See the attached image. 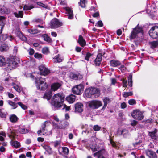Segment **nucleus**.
I'll return each instance as SVG.
<instances>
[{
    "instance_id": "nucleus-2",
    "label": "nucleus",
    "mask_w": 158,
    "mask_h": 158,
    "mask_svg": "<svg viewBox=\"0 0 158 158\" xmlns=\"http://www.w3.org/2000/svg\"><path fill=\"white\" fill-rule=\"evenodd\" d=\"M36 86L37 89L39 90H44L48 87V85L44 78L39 77L35 79Z\"/></svg>"
},
{
    "instance_id": "nucleus-39",
    "label": "nucleus",
    "mask_w": 158,
    "mask_h": 158,
    "mask_svg": "<svg viewBox=\"0 0 158 158\" xmlns=\"http://www.w3.org/2000/svg\"><path fill=\"white\" fill-rule=\"evenodd\" d=\"M13 88L15 89L19 93H20L21 91L20 88L18 85H17L16 84L14 83H12Z\"/></svg>"
},
{
    "instance_id": "nucleus-3",
    "label": "nucleus",
    "mask_w": 158,
    "mask_h": 158,
    "mask_svg": "<svg viewBox=\"0 0 158 158\" xmlns=\"http://www.w3.org/2000/svg\"><path fill=\"white\" fill-rule=\"evenodd\" d=\"M99 90L98 89L95 88H88L85 91V94L88 98H90L92 95L98 94L99 95Z\"/></svg>"
},
{
    "instance_id": "nucleus-58",
    "label": "nucleus",
    "mask_w": 158,
    "mask_h": 158,
    "mask_svg": "<svg viewBox=\"0 0 158 158\" xmlns=\"http://www.w3.org/2000/svg\"><path fill=\"white\" fill-rule=\"evenodd\" d=\"M122 72H124L126 69V67L123 65H122L119 68Z\"/></svg>"
},
{
    "instance_id": "nucleus-44",
    "label": "nucleus",
    "mask_w": 158,
    "mask_h": 158,
    "mask_svg": "<svg viewBox=\"0 0 158 158\" xmlns=\"http://www.w3.org/2000/svg\"><path fill=\"white\" fill-rule=\"evenodd\" d=\"M18 131L19 132L22 134H25L28 132V131L27 129L24 128H19Z\"/></svg>"
},
{
    "instance_id": "nucleus-60",
    "label": "nucleus",
    "mask_w": 158,
    "mask_h": 158,
    "mask_svg": "<svg viewBox=\"0 0 158 158\" xmlns=\"http://www.w3.org/2000/svg\"><path fill=\"white\" fill-rule=\"evenodd\" d=\"M1 47L3 50H7L9 48L8 47L5 45H2Z\"/></svg>"
},
{
    "instance_id": "nucleus-10",
    "label": "nucleus",
    "mask_w": 158,
    "mask_h": 158,
    "mask_svg": "<svg viewBox=\"0 0 158 158\" xmlns=\"http://www.w3.org/2000/svg\"><path fill=\"white\" fill-rule=\"evenodd\" d=\"M62 25V23L56 18L53 19L51 22L50 26L52 28H57Z\"/></svg>"
},
{
    "instance_id": "nucleus-17",
    "label": "nucleus",
    "mask_w": 158,
    "mask_h": 158,
    "mask_svg": "<svg viewBox=\"0 0 158 158\" xmlns=\"http://www.w3.org/2000/svg\"><path fill=\"white\" fill-rule=\"evenodd\" d=\"M64 9L68 15V18L70 19H72L73 17V11L69 7H66Z\"/></svg>"
},
{
    "instance_id": "nucleus-42",
    "label": "nucleus",
    "mask_w": 158,
    "mask_h": 158,
    "mask_svg": "<svg viewBox=\"0 0 158 158\" xmlns=\"http://www.w3.org/2000/svg\"><path fill=\"white\" fill-rule=\"evenodd\" d=\"M6 62L5 58L2 56H0V66H2L5 64Z\"/></svg>"
},
{
    "instance_id": "nucleus-19",
    "label": "nucleus",
    "mask_w": 158,
    "mask_h": 158,
    "mask_svg": "<svg viewBox=\"0 0 158 158\" xmlns=\"http://www.w3.org/2000/svg\"><path fill=\"white\" fill-rule=\"evenodd\" d=\"M105 152L104 150H102L98 152H96L94 154V155L95 157L97 156L98 158H104L103 155Z\"/></svg>"
},
{
    "instance_id": "nucleus-4",
    "label": "nucleus",
    "mask_w": 158,
    "mask_h": 158,
    "mask_svg": "<svg viewBox=\"0 0 158 158\" xmlns=\"http://www.w3.org/2000/svg\"><path fill=\"white\" fill-rule=\"evenodd\" d=\"M140 33L143 34V30L142 28L137 26L134 28L132 31L130 37V39H132L136 38Z\"/></svg>"
},
{
    "instance_id": "nucleus-25",
    "label": "nucleus",
    "mask_w": 158,
    "mask_h": 158,
    "mask_svg": "<svg viewBox=\"0 0 158 158\" xmlns=\"http://www.w3.org/2000/svg\"><path fill=\"white\" fill-rule=\"evenodd\" d=\"M103 101L104 103V105L102 109H105L108 103H110L111 100L108 97H106L103 98Z\"/></svg>"
},
{
    "instance_id": "nucleus-31",
    "label": "nucleus",
    "mask_w": 158,
    "mask_h": 158,
    "mask_svg": "<svg viewBox=\"0 0 158 158\" xmlns=\"http://www.w3.org/2000/svg\"><path fill=\"white\" fill-rule=\"evenodd\" d=\"M45 127L46 125L44 123L43 125V126L42 127V128L38 131L37 133L39 135H44L46 133V132H45Z\"/></svg>"
},
{
    "instance_id": "nucleus-20",
    "label": "nucleus",
    "mask_w": 158,
    "mask_h": 158,
    "mask_svg": "<svg viewBox=\"0 0 158 158\" xmlns=\"http://www.w3.org/2000/svg\"><path fill=\"white\" fill-rule=\"evenodd\" d=\"M146 152L147 156L150 158H157L155 152L150 150H147Z\"/></svg>"
},
{
    "instance_id": "nucleus-35",
    "label": "nucleus",
    "mask_w": 158,
    "mask_h": 158,
    "mask_svg": "<svg viewBox=\"0 0 158 158\" xmlns=\"http://www.w3.org/2000/svg\"><path fill=\"white\" fill-rule=\"evenodd\" d=\"M14 15L17 18H22L23 15V12L22 11H19L18 12L14 13Z\"/></svg>"
},
{
    "instance_id": "nucleus-64",
    "label": "nucleus",
    "mask_w": 158,
    "mask_h": 158,
    "mask_svg": "<svg viewBox=\"0 0 158 158\" xmlns=\"http://www.w3.org/2000/svg\"><path fill=\"white\" fill-rule=\"evenodd\" d=\"M97 24L99 27H102L103 26V24L102 22L101 21H99L98 22Z\"/></svg>"
},
{
    "instance_id": "nucleus-9",
    "label": "nucleus",
    "mask_w": 158,
    "mask_h": 158,
    "mask_svg": "<svg viewBox=\"0 0 158 158\" xmlns=\"http://www.w3.org/2000/svg\"><path fill=\"white\" fill-rule=\"evenodd\" d=\"M84 86L82 84H79L72 88V92L75 94H80L83 91Z\"/></svg>"
},
{
    "instance_id": "nucleus-37",
    "label": "nucleus",
    "mask_w": 158,
    "mask_h": 158,
    "mask_svg": "<svg viewBox=\"0 0 158 158\" xmlns=\"http://www.w3.org/2000/svg\"><path fill=\"white\" fill-rule=\"evenodd\" d=\"M8 103L12 107V109H15L17 107V104L12 101H8Z\"/></svg>"
},
{
    "instance_id": "nucleus-7",
    "label": "nucleus",
    "mask_w": 158,
    "mask_h": 158,
    "mask_svg": "<svg viewBox=\"0 0 158 158\" xmlns=\"http://www.w3.org/2000/svg\"><path fill=\"white\" fill-rule=\"evenodd\" d=\"M89 106L93 109H95L102 105L101 101L98 100H93L89 102H88Z\"/></svg>"
},
{
    "instance_id": "nucleus-62",
    "label": "nucleus",
    "mask_w": 158,
    "mask_h": 158,
    "mask_svg": "<svg viewBox=\"0 0 158 158\" xmlns=\"http://www.w3.org/2000/svg\"><path fill=\"white\" fill-rule=\"evenodd\" d=\"M127 107V105L126 103L123 102L121 103V107L122 109H124L126 108Z\"/></svg>"
},
{
    "instance_id": "nucleus-61",
    "label": "nucleus",
    "mask_w": 158,
    "mask_h": 158,
    "mask_svg": "<svg viewBox=\"0 0 158 158\" xmlns=\"http://www.w3.org/2000/svg\"><path fill=\"white\" fill-rule=\"evenodd\" d=\"M2 111V110L0 109V116L2 118H4L6 117V115L5 114L3 113Z\"/></svg>"
},
{
    "instance_id": "nucleus-11",
    "label": "nucleus",
    "mask_w": 158,
    "mask_h": 158,
    "mask_svg": "<svg viewBox=\"0 0 158 158\" xmlns=\"http://www.w3.org/2000/svg\"><path fill=\"white\" fill-rule=\"evenodd\" d=\"M39 69L40 74L44 76H46L50 73V70L44 65H41L39 67Z\"/></svg>"
},
{
    "instance_id": "nucleus-21",
    "label": "nucleus",
    "mask_w": 158,
    "mask_h": 158,
    "mask_svg": "<svg viewBox=\"0 0 158 158\" xmlns=\"http://www.w3.org/2000/svg\"><path fill=\"white\" fill-rule=\"evenodd\" d=\"M5 24L4 18L3 17L0 16V34L2 33Z\"/></svg>"
},
{
    "instance_id": "nucleus-5",
    "label": "nucleus",
    "mask_w": 158,
    "mask_h": 158,
    "mask_svg": "<svg viewBox=\"0 0 158 158\" xmlns=\"http://www.w3.org/2000/svg\"><path fill=\"white\" fill-rule=\"evenodd\" d=\"M17 65V63L16 62L15 59L11 58L7 60L6 66L7 68L10 70L15 68Z\"/></svg>"
},
{
    "instance_id": "nucleus-36",
    "label": "nucleus",
    "mask_w": 158,
    "mask_h": 158,
    "mask_svg": "<svg viewBox=\"0 0 158 158\" xmlns=\"http://www.w3.org/2000/svg\"><path fill=\"white\" fill-rule=\"evenodd\" d=\"M34 6L33 5H25L23 6V10H29L33 8Z\"/></svg>"
},
{
    "instance_id": "nucleus-55",
    "label": "nucleus",
    "mask_w": 158,
    "mask_h": 158,
    "mask_svg": "<svg viewBox=\"0 0 158 158\" xmlns=\"http://www.w3.org/2000/svg\"><path fill=\"white\" fill-rule=\"evenodd\" d=\"M128 103L130 105H132L136 104V101L134 99H131L129 101Z\"/></svg>"
},
{
    "instance_id": "nucleus-18",
    "label": "nucleus",
    "mask_w": 158,
    "mask_h": 158,
    "mask_svg": "<svg viewBox=\"0 0 158 158\" xmlns=\"http://www.w3.org/2000/svg\"><path fill=\"white\" fill-rule=\"evenodd\" d=\"M62 124H55V127L57 129H64L68 125V123L66 121H64Z\"/></svg>"
},
{
    "instance_id": "nucleus-24",
    "label": "nucleus",
    "mask_w": 158,
    "mask_h": 158,
    "mask_svg": "<svg viewBox=\"0 0 158 158\" xmlns=\"http://www.w3.org/2000/svg\"><path fill=\"white\" fill-rule=\"evenodd\" d=\"M78 41L80 45L82 47L86 44V42L81 35H79Z\"/></svg>"
},
{
    "instance_id": "nucleus-26",
    "label": "nucleus",
    "mask_w": 158,
    "mask_h": 158,
    "mask_svg": "<svg viewBox=\"0 0 158 158\" xmlns=\"http://www.w3.org/2000/svg\"><path fill=\"white\" fill-rule=\"evenodd\" d=\"M66 99L69 103H73L75 101V97L74 95H71L67 97Z\"/></svg>"
},
{
    "instance_id": "nucleus-27",
    "label": "nucleus",
    "mask_w": 158,
    "mask_h": 158,
    "mask_svg": "<svg viewBox=\"0 0 158 158\" xmlns=\"http://www.w3.org/2000/svg\"><path fill=\"white\" fill-rule=\"evenodd\" d=\"M11 144L12 146L15 148H19L21 146L20 143L17 141L11 140Z\"/></svg>"
},
{
    "instance_id": "nucleus-6",
    "label": "nucleus",
    "mask_w": 158,
    "mask_h": 158,
    "mask_svg": "<svg viewBox=\"0 0 158 158\" xmlns=\"http://www.w3.org/2000/svg\"><path fill=\"white\" fill-rule=\"evenodd\" d=\"M149 35L150 37L154 39L158 37V26H153L149 31Z\"/></svg>"
},
{
    "instance_id": "nucleus-38",
    "label": "nucleus",
    "mask_w": 158,
    "mask_h": 158,
    "mask_svg": "<svg viewBox=\"0 0 158 158\" xmlns=\"http://www.w3.org/2000/svg\"><path fill=\"white\" fill-rule=\"evenodd\" d=\"M132 75L131 74H130L129 75L128 78L129 86L131 87H132Z\"/></svg>"
},
{
    "instance_id": "nucleus-40",
    "label": "nucleus",
    "mask_w": 158,
    "mask_h": 158,
    "mask_svg": "<svg viewBox=\"0 0 158 158\" xmlns=\"http://www.w3.org/2000/svg\"><path fill=\"white\" fill-rule=\"evenodd\" d=\"M150 47L152 48H154L158 46V43L157 41H153L150 42Z\"/></svg>"
},
{
    "instance_id": "nucleus-33",
    "label": "nucleus",
    "mask_w": 158,
    "mask_h": 158,
    "mask_svg": "<svg viewBox=\"0 0 158 158\" xmlns=\"http://www.w3.org/2000/svg\"><path fill=\"white\" fill-rule=\"evenodd\" d=\"M9 118L10 121L13 123H15L18 120V117L15 114L11 115L9 117Z\"/></svg>"
},
{
    "instance_id": "nucleus-8",
    "label": "nucleus",
    "mask_w": 158,
    "mask_h": 158,
    "mask_svg": "<svg viewBox=\"0 0 158 158\" xmlns=\"http://www.w3.org/2000/svg\"><path fill=\"white\" fill-rule=\"evenodd\" d=\"M132 116L135 119L141 120L143 119L144 116L142 113L138 110H134L131 114Z\"/></svg>"
},
{
    "instance_id": "nucleus-51",
    "label": "nucleus",
    "mask_w": 158,
    "mask_h": 158,
    "mask_svg": "<svg viewBox=\"0 0 158 158\" xmlns=\"http://www.w3.org/2000/svg\"><path fill=\"white\" fill-rule=\"evenodd\" d=\"M101 127L98 125H95L93 127V129L95 131H98L100 130Z\"/></svg>"
},
{
    "instance_id": "nucleus-16",
    "label": "nucleus",
    "mask_w": 158,
    "mask_h": 158,
    "mask_svg": "<svg viewBox=\"0 0 158 158\" xmlns=\"http://www.w3.org/2000/svg\"><path fill=\"white\" fill-rule=\"evenodd\" d=\"M69 77L74 80H77L81 79L82 78V75L80 74H76L73 73H71L69 75Z\"/></svg>"
},
{
    "instance_id": "nucleus-48",
    "label": "nucleus",
    "mask_w": 158,
    "mask_h": 158,
    "mask_svg": "<svg viewBox=\"0 0 158 158\" xmlns=\"http://www.w3.org/2000/svg\"><path fill=\"white\" fill-rule=\"evenodd\" d=\"M92 55V54H91L89 52H88L87 53L86 56H85V59L87 61H89V58Z\"/></svg>"
},
{
    "instance_id": "nucleus-49",
    "label": "nucleus",
    "mask_w": 158,
    "mask_h": 158,
    "mask_svg": "<svg viewBox=\"0 0 158 158\" xmlns=\"http://www.w3.org/2000/svg\"><path fill=\"white\" fill-rule=\"evenodd\" d=\"M62 152L65 154H67L69 153V150L66 147H62Z\"/></svg>"
},
{
    "instance_id": "nucleus-32",
    "label": "nucleus",
    "mask_w": 158,
    "mask_h": 158,
    "mask_svg": "<svg viewBox=\"0 0 158 158\" xmlns=\"http://www.w3.org/2000/svg\"><path fill=\"white\" fill-rule=\"evenodd\" d=\"M27 31L31 34H35L41 31L37 29H29L27 30Z\"/></svg>"
},
{
    "instance_id": "nucleus-1",
    "label": "nucleus",
    "mask_w": 158,
    "mask_h": 158,
    "mask_svg": "<svg viewBox=\"0 0 158 158\" xmlns=\"http://www.w3.org/2000/svg\"><path fill=\"white\" fill-rule=\"evenodd\" d=\"M64 95L62 93L55 94L52 99V103L56 107H60L64 102Z\"/></svg>"
},
{
    "instance_id": "nucleus-22",
    "label": "nucleus",
    "mask_w": 158,
    "mask_h": 158,
    "mask_svg": "<svg viewBox=\"0 0 158 158\" xmlns=\"http://www.w3.org/2000/svg\"><path fill=\"white\" fill-rule=\"evenodd\" d=\"M110 65L113 67H117L121 64V63L118 60H113L110 61Z\"/></svg>"
},
{
    "instance_id": "nucleus-52",
    "label": "nucleus",
    "mask_w": 158,
    "mask_h": 158,
    "mask_svg": "<svg viewBox=\"0 0 158 158\" xmlns=\"http://www.w3.org/2000/svg\"><path fill=\"white\" fill-rule=\"evenodd\" d=\"M35 22L38 23H39L42 24H43L44 23V20L39 18L36 19L35 20Z\"/></svg>"
},
{
    "instance_id": "nucleus-46",
    "label": "nucleus",
    "mask_w": 158,
    "mask_h": 158,
    "mask_svg": "<svg viewBox=\"0 0 158 158\" xmlns=\"http://www.w3.org/2000/svg\"><path fill=\"white\" fill-rule=\"evenodd\" d=\"M123 96L126 98L128 96H131L133 95V93L132 92H124L123 94Z\"/></svg>"
},
{
    "instance_id": "nucleus-43",
    "label": "nucleus",
    "mask_w": 158,
    "mask_h": 158,
    "mask_svg": "<svg viewBox=\"0 0 158 158\" xmlns=\"http://www.w3.org/2000/svg\"><path fill=\"white\" fill-rule=\"evenodd\" d=\"M7 35H0V41L2 42L7 39Z\"/></svg>"
},
{
    "instance_id": "nucleus-50",
    "label": "nucleus",
    "mask_w": 158,
    "mask_h": 158,
    "mask_svg": "<svg viewBox=\"0 0 158 158\" xmlns=\"http://www.w3.org/2000/svg\"><path fill=\"white\" fill-rule=\"evenodd\" d=\"M85 0H80V3L81 6L82 8L85 7Z\"/></svg>"
},
{
    "instance_id": "nucleus-28",
    "label": "nucleus",
    "mask_w": 158,
    "mask_h": 158,
    "mask_svg": "<svg viewBox=\"0 0 158 158\" xmlns=\"http://www.w3.org/2000/svg\"><path fill=\"white\" fill-rule=\"evenodd\" d=\"M52 95V92L51 91H49L46 92L44 96V98L48 100H49L51 98Z\"/></svg>"
},
{
    "instance_id": "nucleus-34",
    "label": "nucleus",
    "mask_w": 158,
    "mask_h": 158,
    "mask_svg": "<svg viewBox=\"0 0 158 158\" xmlns=\"http://www.w3.org/2000/svg\"><path fill=\"white\" fill-rule=\"evenodd\" d=\"M43 148L50 154L52 153V151L51 148L48 145H44L43 146Z\"/></svg>"
},
{
    "instance_id": "nucleus-23",
    "label": "nucleus",
    "mask_w": 158,
    "mask_h": 158,
    "mask_svg": "<svg viewBox=\"0 0 158 158\" xmlns=\"http://www.w3.org/2000/svg\"><path fill=\"white\" fill-rule=\"evenodd\" d=\"M17 36L22 40L25 41L27 40V38L23 35V34L20 31L16 32Z\"/></svg>"
},
{
    "instance_id": "nucleus-53",
    "label": "nucleus",
    "mask_w": 158,
    "mask_h": 158,
    "mask_svg": "<svg viewBox=\"0 0 158 158\" xmlns=\"http://www.w3.org/2000/svg\"><path fill=\"white\" fill-rule=\"evenodd\" d=\"M94 4L95 5V6H91L90 9H89V10H94V11H95L96 10H97V5H96V2H94Z\"/></svg>"
},
{
    "instance_id": "nucleus-59",
    "label": "nucleus",
    "mask_w": 158,
    "mask_h": 158,
    "mask_svg": "<svg viewBox=\"0 0 158 158\" xmlns=\"http://www.w3.org/2000/svg\"><path fill=\"white\" fill-rule=\"evenodd\" d=\"M37 4L38 5H39L40 6L42 7H44V8H47V6L43 3L40 2H38L37 3Z\"/></svg>"
},
{
    "instance_id": "nucleus-45",
    "label": "nucleus",
    "mask_w": 158,
    "mask_h": 158,
    "mask_svg": "<svg viewBox=\"0 0 158 158\" xmlns=\"http://www.w3.org/2000/svg\"><path fill=\"white\" fill-rule=\"evenodd\" d=\"M18 104L20 106L21 108L24 110L27 109V106L23 104L21 102H19Z\"/></svg>"
},
{
    "instance_id": "nucleus-29",
    "label": "nucleus",
    "mask_w": 158,
    "mask_h": 158,
    "mask_svg": "<svg viewBox=\"0 0 158 158\" xmlns=\"http://www.w3.org/2000/svg\"><path fill=\"white\" fill-rule=\"evenodd\" d=\"M157 132V130L156 129H155L153 131L149 132V135L152 139H157V137L156 135Z\"/></svg>"
},
{
    "instance_id": "nucleus-12",
    "label": "nucleus",
    "mask_w": 158,
    "mask_h": 158,
    "mask_svg": "<svg viewBox=\"0 0 158 158\" xmlns=\"http://www.w3.org/2000/svg\"><path fill=\"white\" fill-rule=\"evenodd\" d=\"M117 134L118 135H123L125 138H128L130 136L128 131L125 129L123 130H119L118 131Z\"/></svg>"
},
{
    "instance_id": "nucleus-63",
    "label": "nucleus",
    "mask_w": 158,
    "mask_h": 158,
    "mask_svg": "<svg viewBox=\"0 0 158 158\" xmlns=\"http://www.w3.org/2000/svg\"><path fill=\"white\" fill-rule=\"evenodd\" d=\"M137 123V122L135 120H132L131 121V124L133 126H135Z\"/></svg>"
},
{
    "instance_id": "nucleus-47",
    "label": "nucleus",
    "mask_w": 158,
    "mask_h": 158,
    "mask_svg": "<svg viewBox=\"0 0 158 158\" xmlns=\"http://www.w3.org/2000/svg\"><path fill=\"white\" fill-rule=\"evenodd\" d=\"M42 52L44 54H47L49 52L48 48L45 47L43 48Z\"/></svg>"
},
{
    "instance_id": "nucleus-57",
    "label": "nucleus",
    "mask_w": 158,
    "mask_h": 158,
    "mask_svg": "<svg viewBox=\"0 0 158 158\" xmlns=\"http://www.w3.org/2000/svg\"><path fill=\"white\" fill-rule=\"evenodd\" d=\"M127 85V81L125 79H123V87H126Z\"/></svg>"
},
{
    "instance_id": "nucleus-30",
    "label": "nucleus",
    "mask_w": 158,
    "mask_h": 158,
    "mask_svg": "<svg viewBox=\"0 0 158 158\" xmlns=\"http://www.w3.org/2000/svg\"><path fill=\"white\" fill-rule=\"evenodd\" d=\"M53 59L54 63L61 62L62 61L63 59L62 58L60 57L59 55H58L55 56Z\"/></svg>"
},
{
    "instance_id": "nucleus-13",
    "label": "nucleus",
    "mask_w": 158,
    "mask_h": 158,
    "mask_svg": "<svg viewBox=\"0 0 158 158\" xmlns=\"http://www.w3.org/2000/svg\"><path fill=\"white\" fill-rule=\"evenodd\" d=\"M75 108L76 112H81L83 110V105L81 103H77L75 105Z\"/></svg>"
},
{
    "instance_id": "nucleus-54",
    "label": "nucleus",
    "mask_w": 158,
    "mask_h": 158,
    "mask_svg": "<svg viewBox=\"0 0 158 158\" xmlns=\"http://www.w3.org/2000/svg\"><path fill=\"white\" fill-rule=\"evenodd\" d=\"M61 107H63L62 109H65L66 111H69L70 110V107L69 106H67L65 104H64L63 105L62 104V106Z\"/></svg>"
},
{
    "instance_id": "nucleus-41",
    "label": "nucleus",
    "mask_w": 158,
    "mask_h": 158,
    "mask_svg": "<svg viewBox=\"0 0 158 158\" xmlns=\"http://www.w3.org/2000/svg\"><path fill=\"white\" fill-rule=\"evenodd\" d=\"M44 40L48 42H50L51 41V39L47 34H44L42 35Z\"/></svg>"
},
{
    "instance_id": "nucleus-56",
    "label": "nucleus",
    "mask_w": 158,
    "mask_h": 158,
    "mask_svg": "<svg viewBox=\"0 0 158 158\" xmlns=\"http://www.w3.org/2000/svg\"><path fill=\"white\" fill-rule=\"evenodd\" d=\"M34 56V57L36 58H42V55L38 53H35Z\"/></svg>"
},
{
    "instance_id": "nucleus-15",
    "label": "nucleus",
    "mask_w": 158,
    "mask_h": 158,
    "mask_svg": "<svg viewBox=\"0 0 158 158\" xmlns=\"http://www.w3.org/2000/svg\"><path fill=\"white\" fill-rule=\"evenodd\" d=\"M102 55L99 53L97 55V57L94 60V63L96 65L99 66L101 63Z\"/></svg>"
},
{
    "instance_id": "nucleus-14",
    "label": "nucleus",
    "mask_w": 158,
    "mask_h": 158,
    "mask_svg": "<svg viewBox=\"0 0 158 158\" xmlns=\"http://www.w3.org/2000/svg\"><path fill=\"white\" fill-rule=\"evenodd\" d=\"M61 84L58 82L54 83L51 84V90L52 91H56L60 86Z\"/></svg>"
}]
</instances>
